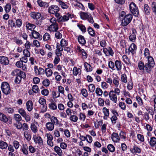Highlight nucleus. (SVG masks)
Returning <instances> with one entry per match:
<instances>
[{"label": "nucleus", "instance_id": "nucleus-49", "mask_svg": "<svg viewBox=\"0 0 156 156\" xmlns=\"http://www.w3.org/2000/svg\"><path fill=\"white\" fill-rule=\"evenodd\" d=\"M88 88L89 91L91 92H93L95 89V87L94 85L93 84H91L89 85Z\"/></svg>", "mask_w": 156, "mask_h": 156}, {"label": "nucleus", "instance_id": "nucleus-4", "mask_svg": "<svg viewBox=\"0 0 156 156\" xmlns=\"http://www.w3.org/2000/svg\"><path fill=\"white\" fill-rule=\"evenodd\" d=\"M1 87L3 93L5 94H8L10 93V88L9 84L7 82H5L2 83Z\"/></svg>", "mask_w": 156, "mask_h": 156}, {"label": "nucleus", "instance_id": "nucleus-27", "mask_svg": "<svg viewBox=\"0 0 156 156\" xmlns=\"http://www.w3.org/2000/svg\"><path fill=\"white\" fill-rule=\"evenodd\" d=\"M79 42L83 45L84 44L86 43V41L84 37L81 35H80L78 38Z\"/></svg>", "mask_w": 156, "mask_h": 156}, {"label": "nucleus", "instance_id": "nucleus-15", "mask_svg": "<svg viewBox=\"0 0 156 156\" xmlns=\"http://www.w3.org/2000/svg\"><path fill=\"white\" fill-rule=\"evenodd\" d=\"M111 138L113 141L115 142L119 141L120 140L118 134L116 133H113L112 134Z\"/></svg>", "mask_w": 156, "mask_h": 156}, {"label": "nucleus", "instance_id": "nucleus-32", "mask_svg": "<svg viewBox=\"0 0 156 156\" xmlns=\"http://www.w3.org/2000/svg\"><path fill=\"white\" fill-rule=\"evenodd\" d=\"M8 144L5 142L2 141H0V148L3 149H6L8 147Z\"/></svg>", "mask_w": 156, "mask_h": 156}, {"label": "nucleus", "instance_id": "nucleus-30", "mask_svg": "<svg viewBox=\"0 0 156 156\" xmlns=\"http://www.w3.org/2000/svg\"><path fill=\"white\" fill-rule=\"evenodd\" d=\"M26 27L27 29L33 31L35 28L36 26L34 24L28 23L27 24Z\"/></svg>", "mask_w": 156, "mask_h": 156}, {"label": "nucleus", "instance_id": "nucleus-22", "mask_svg": "<svg viewBox=\"0 0 156 156\" xmlns=\"http://www.w3.org/2000/svg\"><path fill=\"white\" fill-rule=\"evenodd\" d=\"M133 33L129 37V39L132 42H134L136 39V35L135 33L136 32V30H133L132 31Z\"/></svg>", "mask_w": 156, "mask_h": 156}, {"label": "nucleus", "instance_id": "nucleus-36", "mask_svg": "<svg viewBox=\"0 0 156 156\" xmlns=\"http://www.w3.org/2000/svg\"><path fill=\"white\" fill-rule=\"evenodd\" d=\"M150 144L151 146H154L156 144V138L154 137H151L150 141Z\"/></svg>", "mask_w": 156, "mask_h": 156}, {"label": "nucleus", "instance_id": "nucleus-64", "mask_svg": "<svg viewBox=\"0 0 156 156\" xmlns=\"http://www.w3.org/2000/svg\"><path fill=\"white\" fill-rule=\"evenodd\" d=\"M13 144L14 147L16 149H17L19 148L20 146L19 142L16 140H15L13 142Z\"/></svg>", "mask_w": 156, "mask_h": 156}, {"label": "nucleus", "instance_id": "nucleus-26", "mask_svg": "<svg viewBox=\"0 0 156 156\" xmlns=\"http://www.w3.org/2000/svg\"><path fill=\"white\" fill-rule=\"evenodd\" d=\"M54 151L59 156H62V150L60 147L58 146H56L54 147Z\"/></svg>", "mask_w": 156, "mask_h": 156}, {"label": "nucleus", "instance_id": "nucleus-5", "mask_svg": "<svg viewBox=\"0 0 156 156\" xmlns=\"http://www.w3.org/2000/svg\"><path fill=\"white\" fill-rule=\"evenodd\" d=\"M129 9L131 12L135 16H137L139 14V11L136 4L133 2H131L129 5Z\"/></svg>", "mask_w": 156, "mask_h": 156}, {"label": "nucleus", "instance_id": "nucleus-1", "mask_svg": "<svg viewBox=\"0 0 156 156\" xmlns=\"http://www.w3.org/2000/svg\"><path fill=\"white\" fill-rule=\"evenodd\" d=\"M122 17V25L123 26H125L128 25L131 21L132 19V15L131 14H128L124 16L121 14L120 16Z\"/></svg>", "mask_w": 156, "mask_h": 156}, {"label": "nucleus", "instance_id": "nucleus-18", "mask_svg": "<svg viewBox=\"0 0 156 156\" xmlns=\"http://www.w3.org/2000/svg\"><path fill=\"white\" fill-rule=\"evenodd\" d=\"M31 34L33 37L35 39L39 38L40 39H42V36H41L39 33L36 31L33 30Z\"/></svg>", "mask_w": 156, "mask_h": 156}, {"label": "nucleus", "instance_id": "nucleus-55", "mask_svg": "<svg viewBox=\"0 0 156 156\" xmlns=\"http://www.w3.org/2000/svg\"><path fill=\"white\" fill-rule=\"evenodd\" d=\"M16 23L18 27H20L22 24V20L20 19H18L16 20Z\"/></svg>", "mask_w": 156, "mask_h": 156}, {"label": "nucleus", "instance_id": "nucleus-17", "mask_svg": "<svg viewBox=\"0 0 156 156\" xmlns=\"http://www.w3.org/2000/svg\"><path fill=\"white\" fill-rule=\"evenodd\" d=\"M115 66L118 71L121 70L122 67V64L121 62L119 60H116L115 62Z\"/></svg>", "mask_w": 156, "mask_h": 156}, {"label": "nucleus", "instance_id": "nucleus-40", "mask_svg": "<svg viewBox=\"0 0 156 156\" xmlns=\"http://www.w3.org/2000/svg\"><path fill=\"white\" fill-rule=\"evenodd\" d=\"M95 93L98 96H101L103 94V91L100 88L97 87L96 89Z\"/></svg>", "mask_w": 156, "mask_h": 156}, {"label": "nucleus", "instance_id": "nucleus-62", "mask_svg": "<svg viewBox=\"0 0 156 156\" xmlns=\"http://www.w3.org/2000/svg\"><path fill=\"white\" fill-rule=\"evenodd\" d=\"M115 63L112 61H110L108 62L109 67L112 70H114Z\"/></svg>", "mask_w": 156, "mask_h": 156}, {"label": "nucleus", "instance_id": "nucleus-31", "mask_svg": "<svg viewBox=\"0 0 156 156\" xmlns=\"http://www.w3.org/2000/svg\"><path fill=\"white\" fill-rule=\"evenodd\" d=\"M14 118L16 122H20L22 119L21 115L19 114H15L14 115Z\"/></svg>", "mask_w": 156, "mask_h": 156}, {"label": "nucleus", "instance_id": "nucleus-45", "mask_svg": "<svg viewBox=\"0 0 156 156\" xmlns=\"http://www.w3.org/2000/svg\"><path fill=\"white\" fill-rule=\"evenodd\" d=\"M151 66H154V62L153 58L151 57H149L148 58V63Z\"/></svg>", "mask_w": 156, "mask_h": 156}, {"label": "nucleus", "instance_id": "nucleus-16", "mask_svg": "<svg viewBox=\"0 0 156 156\" xmlns=\"http://www.w3.org/2000/svg\"><path fill=\"white\" fill-rule=\"evenodd\" d=\"M37 123H32L30 125V128L32 131L34 133H36L38 131L37 129Z\"/></svg>", "mask_w": 156, "mask_h": 156}, {"label": "nucleus", "instance_id": "nucleus-34", "mask_svg": "<svg viewBox=\"0 0 156 156\" xmlns=\"http://www.w3.org/2000/svg\"><path fill=\"white\" fill-rule=\"evenodd\" d=\"M45 72L46 74L48 77L51 76L53 73L51 70L49 68H46L45 69Z\"/></svg>", "mask_w": 156, "mask_h": 156}, {"label": "nucleus", "instance_id": "nucleus-46", "mask_svg": "<svg viewBox=\"0 0 156 156\" xmlns=\"http://www.w3.org/2000/svg\"><path fill=\"white\" fill-rule=\"evenodd\" d=\"M121 80L122 82L124 83H126L127 82V78L126 75L125 74H123L121 75Z\"/></svg>", "mask_w": 156, "mask_h": 156}, {"label": "nucleus", "instance_id": "nucleus-53", "mask_svg": "<svg viewBox=\"0 0 156 156\" xmlns=\"http://www.w3.org/2000/svg\"><path fill=\"white\" fill-rule=\"evenodd\" d=\"M103 112L104 113V115L106 116H109V112L108 109L106 108L105 107H104L103 109Z\"/></svg>", "mask_w": 156, "mask_h": 156}, {"label": "nucleus", "instance_id": "nucleus-35", "mask_svg": "<svg viewBox=\"0 0 156 156\" xmlns=\"http://www.w3.org/2000/svg\"><path fill=\"white\" fill-rule=\"evenodd\" d=\"M84 66L87 72H90L92 71V68L89 64L85 62L84 64Z\"/></svg>", "mask_w": 156, "mask_h": 156}, {"label": "nucleus", "instance_id": "nucleus-12", "mask_svg": "<svg viewBox=\"0 0 156 156\" xmlns=\"http://www.w3.org/2000/svg\"><path fill=\"white\" fill-rule=\"evenodd\" d=\"M26 106L27 110L29 112H30L33 108V103L31 100H29L26 103Z\"/></svg>", "mask_w": 156, "mask_h": 156}, {"label": "nucleus", "instance_id": "nucleus-14", "mask_svg": "<svg viewBox=\"0 0 156 156\" xmlns=\"http://www.w3.org/2000/svg\"><path fill=\"white\" fill-rule=\"evenodd\" d=\"M48 28L49 30L51 31H56L58 29V24H51L49 26Z\"/></svg>", "mask_w": 156, "mask_h": 156}, {"label": "nucleus", "instance_id": "nucleus-48", "mask_svg": "<svg viewBox=\"0 0 156 156\" xmlns=\"http://www.w3.org/2000/svg\"><path fill=\"white\" fill-rule=\"evenodd\" d=\"M50 35L47 33H45L44 35L43 39L44 41H47L50 38Z\"/></svg>", "mask_w": 156, "mask_h": 156}, {"label": "nucleus", "instance_id": "nucleus-23", "mask_svg": "<svg viewBox=\"0 0 156 156\" xmlns=\"http://www.w3.org/2000/svg\"><path fill=\"white\" fill-rule=\"evenodd\" d=\"M31 133L29 131H25L24 133V135L27 140L29 141L31 139Z\"/></svg>", "mask_w": 156, "mask_h": 156}, {"label": "nucleus", "instance_id": "nucleus-42", "mask_svg": "<svg viewBox=\"0 0 156 156\" xmlns=\"http://www.w3.org/2000/svg\"><path fill=\"white\" fill-rule=\"evenodd\" d=\"M150 8L147 4H145L144 6V10L146 14L148 15L150 13Z\"/></svg>", "mask_w": 156, "mask_h": 156}, {"label": "nucleus", "instance_id": "nucleus-51", "mask_svg": "<svg viewBox=\"0 0 156 156\" xmlns=\"http://www.w3.org/2000/svg\"><path fill=\"white\" fill-rule=\"evenodd\" d=\"M107 148L109 151L112 152H113L115 150V147L112 144H109L107 146Z\"/></svg>", "mask_w": 156, "mask_h": 156}, {"label": "nucleus", "instance_id": "nucleus-6", "mask_svg": "<svg viewBox=\"0 0 156 156\" xmlns=\"http://www.w3.org/2000/svg\"><path fill=\"white\" fill-rule=\"evenodd\" d=\"M70 15L68 14L64 15L63 16H60L59 17H57V20L58 22H64L68 20L69 19V17Z\"/></svg>", "mask_w": 156, "mask_h": 156}, {"label": "nucleus", "instance_id": "nucleus-43", "mask_svg": "<svg viewBox=\"0 0 156 156\" xmlns=\"http://www.w3.org/2000/svg\"><path fill=\"white\" fill-rule=\"evenodd\" d=\"M49 108L52 110H55L57 109L56 104L54 103H51L49 105Z\"/></svg>", "mask_w": 156, "mask_h": 156}, {"label": "nucleus", "instance_id": "nucleus-21", "mask_svg": "<svg viewBox=\"0 0 156 156\" xmlns=\"http://www.w3.org/2000/svg\"><path fill=\"white\" fill-rule=\"evenodd\" d=\"M57 1L59 3V5L63 9H67L68 8L69 6L68 4L60 0H57Z\"/></svg>", "mask_w": 156, "mask_h": 156}, {"label": "nucleus", "instance_id": "nucleus-44", "mask_svg": "<svg viewBox=\"0 0 156 156\" xmlns=\"http://www.w3.org/2000/svg\"><path fill=\"white\" fill-rule=\"evenodd\" d=\"M122 58L123 61L126 64H130V61L126 55H123L122 56Z\"/></svg>", "mask_w": 156, "mask_h": 156}, {"label": "nucleus", "instance_id": "nucleus-25", "mask_svg": "<svg viewBox=\"0 0 156 156\" xmlns=\"http://www.w3.org/2000/svg\"><path fill=\"white\" fill-rule=\"evenodd\" d=\"M46 127L48 130L51 131L53 130L54 127V124L51 122H48L46 124Z\"/></svg>", "mask_w": 156, "mask_h": 156}, {"label": "nucleus", "instance_id": "nucleus-59", "mask_svg": "<svg viewBox=\"0 0 156 156\" xmlns=\"http://www.w3.org/2000/svg\"><path fill=\"white\" fill-rule=\"evenodd\" d=\"M23 53L26 57H29L30 56V52L27 49H24L23 50Z\"/></svg>", "mask_w": 156, "mask_h": 156}, {"label": "nucleus", "instance_id": "nucleus-11", "mask_svg": "<svg viewBox=\"0 0 156 156\" xmlns=\"http://www.w3.org/2000/svg\"><path fill=\"white\" fill-rule=\"evenodd\" d=\"M136 49V45L134 43H132L128 48V51L130 52L132 55L134 54Z\"/></svg>", "mask_w": 156, "mask_h": 156}, {"label": "nucleus", "instance_id": "nucleus-10", "mask_svg": "<svg viewBox=\"0 0 156 156\" xmlns=\"http://www.w3.org/2000/svg\"><path fill=\"white\" fill-rule=\"evenodd\" d=\"M154 66H151L148 63H145L144 64V70L143 71H145L148 73H151V69Z\"/></svg>", "mask_w": 156, "mask_h": 156}, {"label": "nucleus", "instance_id": "nucleus-38", "mask_svg": "<svg viewBox=\"0 0 156 156\" xmlns=\"http://www.w3.org/2000/svg\"><path fill=\"white\" fill-rule=\"evenodd\" d=\"M144 65L143 62L140 61L139 62L138 66L139 69L141 71H143L144 70Z\"/></svg>", "mask_w": 156, "mask_h": 156}, {"label": "nucleus", "instance_id": "nucleus-57", "mask_svg": "<svg viewBox=\"0 0 156 156\" xmlns=\"http://www.w3.org/2000/svg\"><path fill=\"white\" fill-rule=\"evenodd\" d=\"M98 102L99 106H104V101L102 98H98Z\"/></svg>", "mask_w": 156, "mask_h": 156}, {"label": "nucleus", "instance_id": "nucleus-47", "mask_svg": "<svg viewBox=\"0 0 156 156\" xmlns=\"http://www.w3.org/2000/svg\"><path fill=\"white\" fill-rule=\"evenodd\" d=\"M69 119L71 121L76 122L77 121L78 117L76 115H72L70 117Z\"/></svg>", "mask_w": 156, "mask_h": 156}, {"label": "nucleus", "instance_id": "nucleus-39", "mask_svg": "<svg viewBox=\"0 0 156 156\" xmlns=\"http://www.w3.org/2000/svg\"><path fill=\"white\" fill-rule=\"evenodd\" d=\"M11 8V5L9 3L7 4L4 7V9L6 13L9 12Z\"/></svg>", "mask_w": 156, "mask_h": 156}, {"label": "nucleus", "instance_id": "nucleus-56", "mask_svg": "<svg viewBox=\"0 0 156 156\" xmlns=\"http://www.w3.org/2000/svg\"><path fill=\"white\" fill-rule=\"evenodd\" d=\"M22 129L23 130L27 131L29 129V126L27 124L24 123L23 124H22Z\"/></svg>", "mask_w": 156, "mask_h": 156}, {"label": "nucleus", "instance_id": "nucleus-19", "mask_svg": "<svg viewBox=\"0 0 156 156\" xmlns=\"http://www.w3.org/2000/svg\"><path fill=\"white\" fill-rule=\"evenodd\" d=\"M37 2L38 5L41 7H48V3L44 2L42 0H38Z\"/></svg>", "mask_w": 156, "mask_h": 156}, {"label": "nucleus", "instance_id": "nucleus-8", "mask_svg": "<svg viewBox=\"0 0 156 156\" xmlns=\"http://www.w3.org/2000/svg\"><path fill=\"white\" fill-rule=\"evenodd\" d=\"M0 62L2 64L6 65L9 64V61L7 57L3 56H0Z\"/></svg>", "mask_w": 156, "mask_h": 156}, {"label": "nucleus", "instance_id": "nucleus-9", "mask_svg": "<svg viewBox=\"0 0 156 156\" xmlns=\"http://www.w3.org/2000/svg\"><path fill=\"white\" fill-rule=\"evenodd\" d=\"M33 138L36 143H38L40 146L43 145V141L40 136L37 137L36 136H34Z\"/></svg>", "mask_w": 156, "mask_h": 156}, {"label": "nucleus", "instance_id": "nucleus-20", "mask_svg": "<svg viewBox=\"0 0 156 156\" xmlns=\"http://www.w3.org/2000/svg\"><path fill=\"white\" fill-rule=\"evenodd\" d=\"M0 120L6 123L8 121V119L6 115L0 112Z\"/></svg>", "mask_w": 156, "mask_h": 156}, {"label": "nucleus", "instance_id": "nucleus-60", "mask_svg": "<svg viewBox=\"0 0 156 156\" xmlns=\"http://www.w3.org/2000/svg\"><path fill=\"white\" fill-rule=\"evenodd\" d=\"M60 45L62 46V47H63V48H64L65 47L67 46L66 41L64 39H62L60 42Z\"/></svg>", "mask_w": 156, "mask_h": 156}, {"label": "nucleus", "instance_id": "nucleus-29", "mask_svg": "<svg viewBox=\"0 0 156 156\" xmlns=\"http://www.w3.org/2000/svg\"><path fill=\"white\" fill-rule=\"evenodd\" d=\"M130 151L133 153H140V152L141 150L138 147L134 146L133 149H130Z\"/></svg>", "mask_w": 156, "mask_h": 156}, {"label": "nucleus", "instance_id": "nucleus-54", "mask_svg": "<svg viewBox=\"0 0 156 156\" xmlns=\"http://www.w3.org/2000/svg\"><path fill=\"white\" fill-rule=\"evenodd\" d=\"M42 83L45 86H48L50 84V81L48 79H46L43 81Z\"/></svg>", "mask_w": 156, "mask_h": 156}, {"label": "nucleus", "instance_id": "nucleus-52", "mask_svg": "<svg viewBox=\"0 0 156 156\" xmlns=\"http://www.w3.org/2000/svg\"><path fill=\"white\" fill-rule=\"evenodd\" d=\"M18 112L22 115L23 117L26 114V112L23 108H20L18 110Z\"/></svg>", "mask_w": 156, "mask_h": 156}, {"label": "nucleus", "instance_id": "nucleus-50", "mask_svg": "<svg viewBox=\"0 0 156 156\" xmlns=\"http://www.w3.org/2000/svg\"><path fill=\"white\" fill-rule=\"evenodd\" d=\"M20 72V70L19 69H16L13 71L11 73V74L13 76H17L19 75V73Z\"/></svg>", "mask_w": 156, "mask_h": 156}, {"label": "nucleus", "instance_id": "nucleus-33", "mask_svg": "<svg viewBox=\"0 0 156 156\" xmlns=\"http://www.w3.org/2000/svg\"><path fill=\"white\" fill-rule=\"evenodd\" d=\"M28 147L26 144H23L22 148V150L23 154L27 155L28 154L27 151Z\"/></svg>", "mask_w": 156, "mask_h": 156}, {"label": "nucleus", "instance_id": "nucleus-58", "mask_svg": "<svg viewBox=\"0 0 156 156\" xmlns=\"http://www.w3.org/2000/svg\"><path fill=\"white\" fill-rule=\"evenodd\" d=\"M137 138L138 140L142 142L144 141V137L143 135L141 134H138L137 135Z\"/></svg>", "mask_w": 156, "mask_h": 156}, {"label": "nucleus", "instance_id": "nucleus-37", "mask_svg": "<svg viewBox=\"0 0 156 156\" xmlns=\"http://www.w3.org/2000/svg\"><path fill=\"white\" fill-rule=\"evenodd\" d=\"M51 123H52L53 124H57L58 123V121L57 118L54 116H52L50 118Z\"/></svg>", "mask_w": 156, "mask_h": 156}, {"label": "nucleus", "instance_id": "nucleus-24", "mask_svg": "<svg viewBox=\"0 0 156 156\" xmlns=\"http://www.w3.org/2000/svg\"><path fill=\"white\" fill-rule=\"evenodd\" d=\"M4 111L6 113L9 114H12L14 112L13 108L10 107H5L4 108Z\"/></svg>", "mask_w": 156, "mask_h": 156}, {"label": "nucleus", "instance_id": "nucleus-28", "mask_svg": "<svg viewBox=\"0 0 156 156\" xmlns=\"http://www.w3.org/2000/svg\"><path fill=\"white\" fill-rule=\"evenodd\" d=\"M119 78L117 76L114 78L112 80V83L116 87H118L119 85Z\"/></svg>", "mask_w": 156, "mask_h": 156}, {"label": "nucleus", "instance_id": "nucleus-13", "mask_svg": "<svg viewBox=\"0 0 156 156\" xmlns=\"http://www.w3.org/2000/svg\"><path fill=\"white\" fill-rule=\"evenodd\" d=\"M30 16L34 19H38L41 16L40 13L35 12H32L30 13Z\"/></svg>", "mask_w": 156, "mask_h": 156}, {"label": "nucleus", "instance_id": "nucleus-2", "mask_svg": "<svg viewBox=\"0 0 156 156\" xmlns=\"http://www.w3.org/2000/svg\"><path fill=\"white\" fill-rule=\"evenodd\" d=\"M59 11V8L58 6L55 5H52L50 6L48 9L49 13L54 14L57 18L60 16V13L58 12Z\"/></svg>", "mask_w": 156, "mask_h": 156}, {"label": "nucleus", "instance_id": "nucleus-41", "mask_svg": "<svg viewBox=\"0 0 156 156\" xmlns=\"http://www.w3.org/2000/svg\"><path fill=\"white\" fill-rule=\"evenodd\" d=\"M80 69L76 67H74L73 69V73L74 75H76L80 73Z\"/></svg>", "mask_w": 156, "mask_h": 156}, {"label": "nucleus", "instance_id": "nucleus-63", "mask_svg": "<svg viewBox=\"0 0 156 156\" xmlns=\"http://www.w3.org/2000/svg\"><path fill=\"white\" fill-rule=\"evenodd\" d=\"M81 93L82 95L84 97H86L88 96L87 92L85 89H83L81 90Z\"/></svg>", "mask_w": 156, "mask_h": 156}, {"label": "nucleus", "instance_id": "nucleus-7", "mask_svg": "<svg viewBox=\"0 0 156 156\" xmlns=\"http://www.w3.org/2000/svg\"><path fill=\"white\" fill-rule=\"evenodd\" d=\"M110 99L112 102L116 103L117 101V97L116 94L114 93L113 90L111 91L108 94Z\"/></svg>", "mask_w": 156, "mask_h": 156}, {"label": "nucleus", "instance_id": "nucleus-61", "mask_svg": "<svg viewBox=\"0 0 156 156\" xmlns=\"http://www.w3.org/2000/svg\"><path fill=\"white\" fill-rule=\"evenodd\" d=\"M88 31L89 34L92 36H94L95 34L94 31L93 29L90 27L88 28Z\"/></svg>", "mask_w": 156, "mask_h": 156}, {"label": "nucleus", "instance_id": "nucleus-3", "mask_svg": "<svg viewBox=\"0 0 156 156\" xmlns=\"http://www.w3.org/2000/svg\"><path fill=\"white\" fill-rule=\"evenodd\" d=\"M80 14V17L83 20L87 19L89 22L92 23L94 22L92 17L88 13L81 12Z\"/></svg>", "mask_w": 156, "mask_h": 156}]
</instances>
